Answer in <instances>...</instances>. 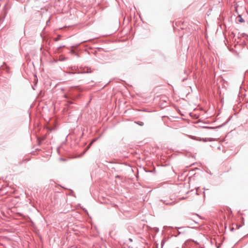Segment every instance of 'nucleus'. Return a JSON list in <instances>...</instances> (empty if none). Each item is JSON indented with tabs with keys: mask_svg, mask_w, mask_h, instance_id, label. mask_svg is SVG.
<instances>
[{
	"mask_svg": "<svg viewBox=\"0 0 248 248\" xmlns=\"http://www.w3.org/2000/svg\"><path fill=\"white\" fill-rule=\"evenodd\" d=\"M194 222L196 223V224H198V222L196 220H194Z\"/></svg>",
	"mask_w": 248,
	"mask_h": 248,
	"instance_id": "obj_10",
	"label": "nucleus"
},
{
	"mask_svg": "<svg viewBox=\"0 0 248 248\" xmlns=\"http://www.w3.org/2000/svg\"><path fill=\"white\" fill-rule=\"evenodd\" d=\"M136 123H137V124H138L139 125H140V126H142V125H143V124H144L143 122H141V121L137 122H136Z\"/></svg>",
	"mask_w": 248,
	"mask_h": 248,
	"instance_id": "obj_5",
	"label": "nucleus"
},
{
	"mask_svg": "<svg viewBox=\"0 0 248 248\" xmlns=\"http://www.w3.org/2000/svg\"><path fill=\"white\" fill-rule=\"evenodd\" d=\"M161 201H162L164 204L166 205L171 204L172 203L171 202H170L169 201L163 200H161Z\"/></svg>",
	"mask_w": 248,
	"mask_h": 248,
	"instance_id": "obj_3",
	"label": "nucleus"
},
{
	"mask_svg": "<svg viewBox=\"0 0 248 248\" xmlns=\"http://www.w3.org/2000/svg\"><path fill=\"white\" fill-rule=\"evenodd\" d=\"M235 12L237 13L238 16L236 17V20H238V21L240 23H243L244 22V20L242 18L240 15L238 14V11H237V7H235Z\"/></svg>",
	"mask_w": 248,
	"mask_h": 248,
	"instance_id": "obj_1",
	"label": "nucleus"
},
{
	"mask_svg": "<svg viewBox=\"0 0 248 248\" xmlns=\"http://www.w3.org/2000/svg\"><path fill=\"white\" fill-rule=\"evenodd\" d=\"M165 242H166V239H162V240L161 241V248H163V246Z\"/></svg>",
	"mask_w": 248,
	"mask_h": 248,
	"instance_id": "obj_4",
	"label": "nucleus"
},
{
	"mask_svg": "<svg viewBox=\"0 0 248 248\" xmlns=\"http://www.w3.org/2000/svg\"><path fill=\"white\" fill-rule=\"evenodd\" d=\"M230 231H232V228H230Z\"/></svg>",
	"mask_w": 248,
	"mask_h": 248,
	"instance_id": "obj_11",
	"label": "nucleus"
},
{
	"mask_svg": "<svg viewBox=\"0 0 248 248\" xmlns=\"http://www.w3.org/2000/svg\"><path fill=\"white\" fill-rule=\"evenodd\" d=\"M64 97L65 98H68L69 97L68 96V95L67 94H64Z\"/></svg>",
	"mask_w": 248,
	"mask_h": 248,
	"instance_id": "obj_6",
	"label": "nucleus"
},
{
	"mask_svg": "<svg viewBox=\"0 0 248 248\" xmlns=\"http://www.w3.org/2000/svg\"><path fill=\"white\" fill-rule=\"evenodd\" d=\"M67 103L69 104H72L73 103L71 101H68Z\"/></svg>",
	"mask_w": 248,
	"mask_h": 248,
	"instance_id": "obj_7",
	"label": "nucleus"
},
{
	"mask_svg": "<svg viewBox=\"0 0 248 248\" xmlns=\"http://www.w3.org/2000/svg\"><path fill=\"white\" fill-rule=\"evenodd\" d=\"M215 140V139H213V138H208L201 139V140H200L201 141H203V142H206V141H213V140Z\"/></svg>",
	"mask_w": 248,
	"mask_h": 248,
	"instance_id": "obj_2",
	"label": "nucleus"
},
{
	"mask_svg": "<svg viewBox=\"0 0 248 248\" xmlns=\"http://www.w3.org/2000/svg\"><path fill=\"white\" fill-rule=\"evenodd\" d=\"M64 47V46H60L59 47H60V48H61V47Z\"/></svg>",
	"mask_w": 248,
	"mask_h": 248,
	"instance_id": "obj_12",
	"label": "nucleus"
},
{
	"mask_svg": "<svg viewBox=\"0 0 248 248\" xmlns=\"http://www.w3.org/2000/svg\"><path fill=\"white\" fill-rule=\"evenodd\" d=\"M59 40V38H57L56 39H55V40L56 41H58Z\"/></svg>",
	"mask_w": 248,
	"mask_h": 248,
	"instance_id": "obj_8",
	"label": "nucleus"
},
{
	"mask_svg": "<svg viewBox=\"0 0 248 248\" xmlns=\"http://www.w3.org/2000/svg\"><path fill=\"white\" fill-rule=\"evenodd\" d=\"M92 144V142L90 143V144H89V146H91Z\"/></svg>",
	"mask_w": 248,
	"mask_h": 248,
	"instance_id": "obj_13",
	"label": "nucleus"
},
{
	"mask_svg": "<svg viewBox=\"0 0 248 248\" xmlns=\"http://www.w3.org/2000/svg\"><path fill=\"white\" fill-rule=\"evenodd\" d=\"M205 128H214L213 127H205Z\"/></svg>",
	"mask_w": 248,
	"mask_h": 248,
	"instance_id": "obj_9",
	"label": "nucleus"
}]
</instances>
